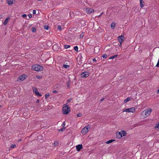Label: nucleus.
<instances>
[{
  "label": "nucleus",
  "instance_id": "e433bc0d",
  "mask_svg": "<svg viewBox=\"0 0 159 159\" xmlns=\"http://www.w3.org/2000/svg\"><path fill=\"white\" fill-rule=\"evenodd\" d=\"M57 29L59 30H61V27L60 25H58L57 27Z\"/></svg>",
  "mask_w": 159,
  "mask_h": 159
},
{
  "label": "nucleus",
  "instance_id": "a878e982",
  "mask_svg": "<svg viewBox=\"0 0 159 159\" xmlns=\"http://www.w3.org/2000/svg\"><path fill=\"white\" fill-rule=\"evenodd\" d=\"M36 28L35 27H33L31 28V31H32L34 33L36 31Z\"/></svg>",
  "mask_w": 159,
  "mask_h": 159
},
{
  "label": "nucleus",
  "instance_id": "864d4df0",
  "mask_svg": "<svg viewBox=\"0 0 159 159\" xmlns=\"http://www.w3.org/2000/svg\"><path fill=\"white\" fill-rule=\"evenodd\" d=\"M39 100H37V102H39Z\"/></svg>",
  "mask_w": 159,
  "mask_h": 159
},
{
  "label": "nucleus",
  "instance_id": "f8f14e48",
  "mask_svg": "<svg viewBox=\"0 0 159 159\" xmlns=\"http://www.w3.org/2000/svg\"><path fill=\"white\" fill-rule=\"evenodd\" d=\"M116 134L118 138L120 139L122 137V135L120 132L117 131L116 133Z\"/></svg>",
  "mask_w": 159,
  "mask_h": 159
},
{
  "label": "nucleus",
  "instance_id": "cd10ccee",
  "mask_svg": "<svg viewBox=\"0 0 159 159\" xmlns=\"http://www.w3.org/2000/svg\"><path fill=\"white\" fill-rule=\"evenodd\" d=\"M49 96V93H48L47 94H45V98L46 99L48 98Z\"/></svg>",
  "mask_w": 159,
  "mask_h": 159
},
{
  "label": "nucleus",
  "instance_id": "9d476101",
  "mask_svg": "<svg viewBox=\"0 0 159 159\" xmlns=\"http://www.w3.org/2000/svg\"><path fill=\"white\" fill-rule=\"evenodd\" d=\"M86 11L87 14H90L94 11V10L93 9L91 8H86Z\"/></svg>",
  "mask_w": 159,
  "mask_h": 159
},
{
  "label": "nucleus",
  "instance_id": "dca6fc26",
  "mask_svg": "<svg viewBox=\"0 0 159 159\" xmlns=\"http://www.w3.org/2000/svg\"><path fill=\"white\" fill-rule=\"evenodd\" d=\"M121 133L122 135V137L123 136H125L126 134V131L124 130H121Z\"/></svg>",
  "mask_w": 159,
  "mask_h": 159
},
{
  "label": "nucleus",
  "instance_id": "bb28decb",
  "mask_svg": "<svg viewBox=\"0 0 159 159\" xmlns=\"http://www.w3.org/2000/svg\"><path fill=\"white\" fill-rule=\"evenodd\" d=\"M63 67L65 68H67L70 67L69 65L64 64L63 65Z\"/></svg>",
  "mask_w": 159,
  "mask_h": 159
},
{
  "label": "nucleus",
  "instance_id": "6e6552de",
  "mask_svg": "<svg viewBox=\"0 0 159 159\" xmlns=\"http://www.w3.org/2000/svg\"><path fill=\"white\" fill-rule=\"evenodd\" d=\"M89 73L88 72L85 71L84 72H82L81 75V77H88L89 76Z\"/></svg>",
  "mask_w": 159,
  "mask_h": 159
},
{
  "label": "nucleus",
  "instance_id": "de8ad7c7",
  "mask_svg": "<svg viewBox=\"0 0 159 159\" xmlns=\"http://www.w3.org/2000/svg\"><path fill=\"white\" fill-rule=\"evenodd\" d=\"M105 99L104 98H102L100 100V102H102V101H103Z\"/></svg>",
  "mask_w": 159,
  "mask_h": 159
},
{
  "label": "nucleus",
  "instance_id": "b1692460",
  "mask_svg": "<svg viewBox=\"0 0 159 159\" xmlns=\"http://www.w3.org/2000/svg\"><path fill=\"white\" fill-rule=\"evenodd\" d=\"M59 144V142L57 141H55L54 143V145L55 146H57Z\"/></svg>",
  "mask_w": 159,
  "mask_h": 159
},
{
  "label": "nucleus",
  "instance_id": "2eb2a0df",
  "mask_svg": "<svg viewBox=\"0 0 159 159\" xmlns=\"http://www.w3.org/2000/svg\"><path fill=\"white\" fill-rule=\"evenodd\" d=\"M57 48H58V46H57V45H54L53 46V49L55 51H57L58 50V49H57Z\"/></svg>",
  "mask_w": 159,
  "mask_h": 159
},
{
  "label": "nucleus",
  "instance_id": "412c9836",
  "mask_svg": "<svg viewBox=\"0 0 159 159\" xmlns=\"http://www.w3.org/2000/svg\"><path fill=\"white\" fill-rule=\"evenodd\" d=\"M70 45H65L64 46V48L66 49L70 48Z\"/></svg>",
  "mask_w": 159,
  "mask_h": 159
},
{
  "label": "nucleus",
  "instance_id": "8fccbe9b",
  "mask_svg": "<svg viewBox=\"0 0 159 159\" xmlns=\"http://www.w3.org/2000/svg\"><path fill=\"white\" fill-rule=\"evenodd\" d=\"M2 17V16L1 15H0V18H1Z\"/></svg>",
  "mask_w": 159,
  "mask_h": 159
},
{
  "label": "nucleus",
  "instance_id": "f03ea898",
  "mask_svg": "<svg viewBox=\"0 0 159 159\" xmlns=\"http://www.w3.org/2000/svg\"><path fill=\"white\" fill-rule=\"evenodd\" d=\"M32 68L33 70L38 71H42L43 69L42 66L37 64L32 66Z\"/></svg>",
  "mask_w": 159,
  "mask_h": 159
},
{
  "label": "nucleus",
  "instance_id": "7c9ffc66",
  "mask_svg": "<svg viewBox=\"0 0 159 159\" xmlns=\"http://www.w3.org/2000/svg\"><path fill=\"white\" fill-rule=\"evenodd\" d=\"M76 116H77L78 117H81L82 116V115L81 113H79L77 114Z\"/></svg>",
  "mask_w": 159,
  "mask_h": 159
},
{
  "label": "nucleus",
  "instance_id": "7ed1b4c3",
  "mask_svg": "<svg viewBox=\"0 0 159 159\" xmlns=\"http://www.w3.org/2000/svg\"><path fill=\"white\" fill-rule=\"evenodd\" d=\"M135 110L134 107H132L129 108L124 109L123 111L127 112H131L132 113L134 112Z\"/></svg>",
  "mask_w": 159,
  "mask_h": 159
},
{
  "label": "nucleus",
  "instance_id": "0eeeda50",
  "mask_svg": "<svg viewBox=\"0 0 159 159\" xmlns=\"http://www.w3.org/2000/svg\"><path fill=\"white\" fill-rule=\"evenodd\" d=\"M26 75H20L17 79V80H20L21 81H23L26 78Z\"/></svg>",
  "mask_w": 159,
  "mask_h": 159
},
{
  "label": "nucleus",
  "instance_id": "2f4dec72",
  "mask_svg": "<svg viewBox=\"0 0 159 159\" xmlns=\"http://www.w3.org/2000/svg\"><path fill=\"white\" fill-rule=\"evenodd\" d=\"M155 128H157L159 129V122L156 124V126L155 127Z\"/></svg>",
  "mask_w": 159,
  "mask_h": 159
},
{
  "label": "nucleus",
  "instance_id": "a19ab883",
  "mask_svg": "<svg viewBox=\"0 0 159 159\" xmlns=\"http://www.w3.org/2000/svg\"><path fill=\"white\" fill-rule=\"evenodd\" d=\"M92 60H93V61L94 62H96L97 61V60L95 58H93L92 59Z\"/></svg>",
  "mask_w": 159,
  "mask_h": 159
},
{
  "label": "nucleus",
  "instance_id": "a18cd8bd",
  "mask_svg": "<svg viewBox=\"0 0 159 159\" xmlns=\"http://www.w3.org/2000/svg\"><path fill=\"white\" fill-rule=\"evenodd\" d=\"M98 48H94V52L96 53V52H95L96 51V49Z\"/></svg>",
  "mask_w": 159,
  "mask_h": 159
},
{
  "label": "nucleus",
  "instance_id": "423d86ee",
  "mask_svg": "<svg viewBox=\"0 0 159 159\" xmlns=\"http://www.w3.org/2000/svg\"><path fill=\"white\" fill-rule=\"evenodd\" d=\"M88 131V127L87 126H85L81 130V133L83 134H85Z\"/></svg>",
  "mask_w": 159,
  "mask_h": 159
},
{
  "label": "nucleus",
  "instance_id": "f257e3e1",
  "mask_svg": "<svg viewBox=\"0 0 159 159\" xmlns=\"http://www.w3.org/2000/svg\"><path fill=\"white\" fill-rule=\"evenodd\" d=\"M70 111V109L68 106L65 105V104H64L62 110V113L64 114H67Z\"/></svg>",
  "mask_w": 159,
  "mask_h": 159
},
{
  "label": "nucleus",
  "instance_id": "5701e85b",
  "mask_svg": "<svg viewBox=\"0 0 159 159\" xmlns=\"http://www.w3.org/2000/svg\"><path fill=\"white\" fill-rule=\"evenodd\" d=\"M44 29L47 30H48L49 29V26L48 25H45L44 26Z\"/></svg>",
  "mask_w": 159,
  "mask_h": 159
},
{
  "label": "nucleus",
  "instance_id": "9b49d317",
  "mask_svg": "<svg viewBox=\"0 0 159 159\" xmlns=\"http://www.w3.org/2000/svg\"><path fill=\"white\" fill-rule=\"evenodd\" d=\"M83 148V146L82 144H79L76 146V150L78 151H79L82 149Z\"/></svg>",
  "mask_w": 159,
  "mask_h": 159
},
{
  "label": "nucleus",
  "instance_id": "4c0bfd02",
  "mask_svg": "<svg viewBox=\"0 0 159 159\" xmlns=\"http://www.w3.org/2000/svg\"><path fill=\"white\" fill-rule=\"evenodd\" d=\"M27 16V15L25 14H24L22 15V16L23 18H25Z\"/></svg>",
  "mask_w": 159,
  "mask_h": 159
},
{
  "label": "nucleus",
  "instance_id": "aec40b11",
  "mask_svg": "<svg viewBox=\"0 0 159 159\" xmlns=\"http://www.w3.org/2000/svg\"><path fill=\"white\" fill-rule=\"evenodd\" d=\"M111 26L112 28L114 29L115 27V23L114 22H112L111 24Z\"/></svg>",
  "mask_w": 159,
  "mask_h": 159
},
{
  "label": "nucleus",
  "instance_id": "c85d7f7f",
  "mask_svg": "<svg viewBox=\"0 0 159 159\" xmlns=\"http://www.w3.org/2000/svg\"><path fill=\"white\" fill-rule=\"evenodd\" d=\"M70 82L68 81L67 83V87L69 88H70Z\"/></svg>",
  "mask_w": 159,
  "mask_h": 159
},
{
  "label": "nucleus",
  "instance_id": "6ab92c4d",
  "mask_svg": "<svg viewBox=\"0 0 159 159\" xmlns=\"http://www.w3.org/2000/svg\"><path fill=\"white\" fill-rule=\"evenodd\" d=\"M130 99L129 98H127L126 99H125L124 101V102L125 103H126L128 102H129V101H130Z\"/></svg>",
  "mask_w": 159,
  "mask_h": 159
},
{
  "label": "nucleus",
  "instance_id": "49530a36",
  "mask_svg": "<svg viewBox=\"0 0 159 159\" xmlns=\"http://www.w3.org/2000/svg\"><path fill=\"white\" fill-rule=\"evenodd\" d=\"M102 13H103V12H102V13H101V14L100 15H99V16H98V17H100V16H101L102 15Z\"/></svg>",
  "mask_w": 159,
  "mask_h": 159
},
{
  "label": "nucleus",
  "instance_id": "79ce46f5",
  "mask_svg": "<svg viewBox=\"0 0 159 159\" xmlns=\"http://www.w3.org/2000/svg\"><path fill=\"white\" fill-rule=\"evenodd\" d=\"M156 66H157V67H159V62H157V63Z\"/></svg>",
  "mask_w": 159,
  "mask_h": 159
},
{
  "label": "nucleus",
  "instance_id": "c756f323",
  "mask_svg": "<svg viewBox=\"0 0 159 159\" xmlns=\"http://www.w3.org/2000/svg\"><path fill=\"white\" fill-rule=\"evenodd\" d=\"M102 57H103V58L105 59V58H107V55L106 54H104L103 55Z\"/></svg>",
  "mask_w": 159,
  "mask_h": 159
},
{
  "label": "nucleus",
  "instance_id": "393cba45",
  "mask_svg": "<svg viewBox=\"0 0 159 159\" xmlns=\"http://www.w3.org/2000/svg\"><path fill=\"white\" fill-rule=\"evenodd\" d=\"M117 56H118V55H115L113 56H112L111 57H110L109 59H113L116 57Z\"/></svg>",
  "mask_w": 159,
  "mask_h": 159
},
{
  "label": "nucleus",
  "instance_id": "c03bdc74",
  "mask_svg": "<svg viewBox=\"0 0 159 159\" xmlns=\"http://www.w3.org/2000/svg\"><path fill=\"white\" fill-rule=\"evenodd\" d=\"M83 35H82V34H81L80 35V38H83Z\"/></svg>",
  "mask_w": 159,
  "mask_h": 159
},
{
  "label": "nucleus",
  "instance_id": "3c124183",
  "mask_svg": "<svg viewBox=\"0 0 159 159\" xmlns=\"http://www.w3.org/2000/svg\"><path fill=\"white\" fill-rule=\"evenodd\" d=\"M121 46V43L120 44H120L119 45V47H120Z\"/></svg>",
  "mask_w": 159,
  "mask_h": 159
},
{
  "label": "nucleus",
  "instance_id": "5fc2aeb1",
  "mask_svg": "<svg viewBox=\"0 0 159 159\" xmlns=\"http://www.w3.org/2000/svg\"><path fill=\"white\" fill-rule=\"evenodd\" d=\"M140 0V2H141V1H142V0Z\"/></svg>",
  "mask_w": 159,
  "mask_h": 159
},
{
  "label": "nucleus",
  "instance_id": "39448f33",
  "mask_svg": "<svg viewBox=\"0 0 159 159\" xmlns=\"http://www.w3.org/2000/svg\"><path fill=\"white\" fill-rule=\"evenodd\" d=\"M152 111V110L151 108H149L144 110L143 112H144L145 115L148 116L150 114Z\"/></svg>",
  "mask_w": 159,
  "mask_h": 159
},
{
  "label": "nucleus",
  "instance_id": "ea45409f",
  "mask_svg": "<svg viewBox=\"0 0 159 159\" xmlns=\"http://www.w3.org/2000/svg\"><path fill=\"white\" fill-rule=\"evenodd\" d=\"M33 14H36V10H33Z\"/></svg>",
  "mask_w": 159,
  "mask_h": 159
},
{
  "label": "nucleus",
  "instance_id": "4be33fe9",
  "mask_svg": "<svg viewBox=\"0 0 159 159\" xmlns=\"http://www.w3.org/2000/svg\"><path fill=\"white\" fill-rule=\"evenodd\" d=\"M74 50L76 52H78V47L77 46H75L74 48Z\"/></svg>",
  "mask_w": 159,
  "mask_h": 159
},
{
  "label": "nucleus",
  "instance_id": "13d9d810",
  "mask_svg": "<svg viewBox=\"0 0 159 159\" xmlns=\"http://www.w3.org/2000/svg\"><path fill=\"white\" fill-rule=\"evenodd\" d=\"M1 107V106L0 105V107Z\"/></svg>",
  "mask_w": 159,
  "mask_h": 159
},
{
  "label": "nucleus",
  "instance_id": "09e8293b",
  "mask_svg": "<svg viewBox=\"0 0 159 159\" xmlns=\"http://www.w3.org/2000/svg\"><path fill=\"white\" fill-rule=\"evenodd\" d=\"M157 93H159V89H158V90L157 91Z\"/></svg>",
  "mask_w": 159,
  "mask_h": 159
},
{
  "label": "nucleus",
  "instance_id": "ddd939ff",
  "mask_svg": "<svg viewBox=\"0 0 159 159\" xmlns=\"http://www.w3.org/2000/svg\"><path fill=\"white\" fill-rule=\"evenodd\" d=\"M10 19V17H7V18L3 22V24L4 25H6L7 24L8 21V20Z\"/></svg>",
  "mask_w": 159,
  "mask_h": 159
},
{
  "label": "nucleus",
  "instance_id": "1a4fd4ad",
  "mask_svg": "<svg viewBox=\"0 0 159 159\" xmlns=\"http://www.w3.org/2000/svg\"><path fill=\"white\" fill-rule=\"evenodd\" d=\"M117 39H118L119 43L121 44L122 43V42L124 40V36H123L122 35H121V36H119L118 37Z\"/></svg>",
  "mask_w": 159,
  "mask_h": 159
},
{
  "label": "nucleus",
  "instance_id": "4d7b16f0",
  "mask_svg": "<svg viewBox=\"0 0 159 159\" xmlns=\"http://www.w3.org/2000/svg\"><path fill=\"white\" fill-rule=\"evenodd\" d=\"M99 49H98V52H99Z\"/></svg>",
  "mask_w": 159,
  "mask_h": 159
},
{
  "label": "nucleus",
  "instance_id": "c9c22d12",
  "mask_svg": "<svg viewBox=\"0 0 159 159\" xmlns=\"http://www.w3.org/2000/svg\"><path fill=\"white\" fill-rule=\"evenodd\" d=\"M72 100V98H70L69 99H68L67 100V102H71V100Z\"/></svg>",
  "mask_w": 159,
  "mask_h": 159
},
{
  "label": "nucleus",
  "instance_id": "6e6d98bb",
  "mask_svg": "<svg viewBox=\"0 0 159 159\" xmlns=\"http://www.w3.org/2000/svg\"><path fill=\"white\" fill-rule=\"evenodd\" d=\"M158 62H159V59L158 60Z\"/></svg>",
  "mask_w": 159,
  "mask_h": 159
},
{
  "label": "nucleus",
  "instance_id": "37998d69",
  "mask_svg": "<svg viewBox=\"0 0 159 159\" xmlns=\"http://www.w3.org/2000/svg\"><path fill=\"white\" fill-rule=\"evenodd\" d=\"M28 16L30 18H31V17H32V15L31 14H30V15H28Z\"/></svg>",
  "mask_w": 159,
  "mask_h": 159
},
{
  "label": "nucleus",
  "instance_id": "58836bf2",
  "mask_svg": "<svg viewBox=\"0 0 159 159\" xmlns=\"http://www.w3.org/2000/svg\"><path fill=\"white\" fill-rule=\"evenodd\" d=\"M52 92L54 93H58V92L56 90H53L52 91Z\"/></svg>",
  "mask_w": 159,
  "mask_h": 159
},
{
  "label": "nucleus",
  "instance_id": "72a5a7b5",
  "mask_svg": "<svg viewBox=\"0 0 159 159\" xmlns=\"http://www.w3.org/2000/svg\"><path fill=\"white\" fill-rule=\"evenodd\" d=\"M65 129V127L63 128L62 129H59L58 130L59 131H63Z\"/></svg>",
  "mask_w": 159,
  "mask_h": 159
},
{
  "label": "nucleus",
  "instance_id": "473e14b6",
  "mask_svg": "<svg viewBox=\"0 0 159 159\" xmlns=\"http://www.w3.org/2000/svg\"><path fill=\"white\" fill-rule=\"evenodd\" d=\"M65 121H64L63 123L61 125V126L63 127V128H64V127H65Z\"/></svg>",
  "mask_w": 159,
  "mask_h": 159
},
{
  "label": "nucleus",
  "instance_id": "f704fd0d",
  "mask_svg": "<svg viewBox=\"0 0 159 159\" xmlns=\"http://www.w3.org/2000/svg\"><path fill=\"white\" fill-rule=\"evenodd\" d=\"M16 147V145L15 144H12L11 146V148H14Z\"/></svg>",
  "mask_w": 159,
  "mask_h": 159
},
{
  "label": "nucleus",
  "instance_id": "4468645a",
  "mask_svg": "<svg viewBox=\"0 0 159 159\" xmlns=\"http://www.w3.org/2000/svg\"><path fill=\"white\" fill-rule=\"evenodd\" d=\"M14 0H7V2L9 5H11L13 4Z\"/></svg>",
  "mask_w": 159,
  "mask_h": 159
},
{
  "label": "nucleus",
  "instance_id": "f3484780",
  "mask_svg": "<svg viewBox=\"0 0 159 159\" xmlns=\"http://www.w3.org/2000/svg\"><path fill=\"white\" fill-rule=\"evenodd\" d=\"M144 3V2L143 0H142V1H141V2L140 1V6L142 8L143 7L144 4H143V3Z\"/></svg>",
  "mask_w": 159,
  "mask_h": 159
},
{
  "label": "nucleus",
  "instance_id": "603ef678",
  "mask_svg": "<svg viewBox=\"0 0 159 159\" xmlns=\"http://www.w3.org/2000/svg\"><path fill=\"white\" fill-rule=\"evenodd\" d=\"M21 139H20L19 140V141H21Z\"/></svg>",
  "mask_w": 159,
  "mask_h": 159
},
{
  "label": "nucleus",
  "instance_id": "a211bd4d",
  "mask_svg": "<svg viewBox=\"0 0 159 159\" xmlns=\"http://www.w3.org/2000/svg\"><path fill=\"white\" fill-rule=\"evenodd\" d=\"M115 141V140L111 139V140H109L107 141L106 142V144H109V143H112V142H113V141Z\"/></svg>",
  "mask_w": 159,
  "mask_h": 159
},
{
  "label": "nucleus",
  "instance_id": "20e7f679",
  "mask_svg": "<svg viewBox=\"0 0 159 159\" xmlns=\"http://www.w3.org/2000/svg\"><path fill=\"white\" fill-rule=\"evenodd\" d=\"M32 89L33 93H35L36 95L39 97L42 96V95L38 92L37 89L36 87H33Z\"/></svg>",
  "mask_w": 159,
  "mask_h": 159
}]
</instances>
